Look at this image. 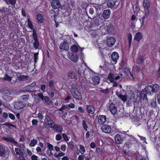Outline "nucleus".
Listing matches in <instances>:
<instances>
[{"mask_svg": "<svg viewBox=\"0 0 160 160\" xmlns=\"http://www.w3.org/2000/svg\"><path fill=\"white\" fill-rule=\"evenodd\" d=\"M160 88L159 86L157 84H154L153 86L148 85L145 88L146 93L147 94H153L155 92H158Z\"/></svg>", "mask_w": 160, "mask_h": 160, "instance_id": "obj_1", "label": "nucleus"}, {"mask_svg": "<svg viewBox=\"0 0 160 160\" xmlns=\"http://www.w3.org/2000/svg\"><path fill=\"white\" fill-rule=\"evenodd\" d=\"M1 93L2 95V98L4 100L8 102L11 101L12 98L10 96L11 92L9 90L7 89H3L1 91Z\"/></svg>", "mask_w": 160, "mask_h": 160, "instance_id": "obj_2", "label": "nucleus"}, {"mask_svg": "<svg viewBox=\"0 0 160 160\" xmlns=\"http://www.w3.org/2000/svg\"><path fill=\"white\" fill-rule=\"evenodd\" d=\"M142 5L144 8V14L146 17L149 15L150 11V4L149 0H143Z\"/></svg>", "mask_w": 160, "mask_h": 160, "instance_id": "obj_3", "label": "nucleus"}, {"mask_svg": "<svg viewBox=\"0 0 160 160\" xmlns=\"http://www.w3.org/2000/svg\"><path fill=\"white\" fill-rule=\"evenodd\" d=\"M119 3L118 0H108L107 5L112 8H116L118 7Z\"/></svg>", "mask_w": 160, "mask_h": 160, "instance_id": "obj_4", "label": "nucleus"}, {"mask_svg": "<svg viewBox=\"0 0 160 160\" xmlns=\"http://www.w3.org/2000/svg\"><path fill=\"white\" fill-rule=\"evenodd\" d=\"M130 137V138L129 140L125 143L124 145H125L126 147L129 148H130L133 144L136 143L137 141V139L134 136L131 135L129 136Z\"/></svg>", "mask_w": 160, "mask_h": 160, "instance_id": "obj_5", "label": "nucleus"}, {"mask_svg": "<svg viewBox=\"0 0 160 160\" xmlns=\"http://www.w3.org/2000/svg\"><path fill=\"white\" fill-rule=\"evenodd\" d=\"M7 154V152L6 150L5 146L4 145L0 144V157H2V158H6Z\"/></svg>", "mask_w": 160, "mask_h": 160, "instance_id": "obj_6", "label": "nucleus"}, {"mask_svg": "<svg viewBox=\"0 0 160 160\" xmlns=\"http://www.w3.org/2000/svg\"><path fill=\"white\" fill-rule=\"evenodd\" d=\"M15 151L17 155H19L18 160H26L23 155V151L21 149L15 148Z\"/></svg>", "mask_w": 160, "mask_h": 160, "instance_id": "obj_7", "label": "nucleus"}, {"mask_svg": "<svg viewBox=\"0 0 160 160\" xmlns=\"http://www.w3.org/2000/svg\"><path fill=\"white\" fill-rule=\"evenodd\" d=\"M116 40L112 37H109L106 41L107 45L109 47H112L114 45Z\"/></svg>", "mask_w": 160, "mask_h": 160, "instance_id": "obj_8", "label": "nucleus"}, {"mask_svg": "<svg viewBox=\"0 0 160 160\" xmlns=\"http://www.w3.org/2000/svg\"><path fill=\"white\" fill-rule=\"evenodd\" d=\"M51 6L53 9H57L60 7L61 4L59 0H52L51 2Z\"/></svg>", "mask_w": 160, "mask_h": 160, "instance_id": "obj_9", "label": "nucleus"}, {"mask_svg": "<svg viewBox=\"0 0 160 160\" xmlns=\"http://www.w3.org/2000/svg\"><path fill=\"white\" fill-rule=\"evenodd\" d=\"M59 48L61 49L68 51L69 47L68 43L66 40L61 43Z\"/></svg>", "mask_w": 160, "mask_h": 160, "instance_id": "obj_10", "label": "nucleus"}, {"mask_svg": "<svg viewBox=\"0 0 160 160\" xmlns=\"http://www.w3.org/2000/svg\"><path fill=\"white\" fill-rule=\"evenodd\" d=\"M102 131L106 133H110L111 130V126L109 125L105 124L103 125L101 128Z\"/></svg>", "mask_w": 160, "mask_h": 160, "instance_id": "obj_11", "label": "nucleus"}, {"mask_svg": "<svg viewBox=\"0 0 160 160\" xmlns=\"http://www.w3.org/2000/svg\"><path fill=\"white\" fill-rule=\"evenodd\" d=\"M3 138L5 141L10 142L15 146H17L18 144V142L16 141L14 138L12 137H3Z\"/></svg>", "mask_w": 160, "mask_h": 160, "instance_id": "obj_12", "label": "nucleus"}, {"mask_svg": "<svg viewBox=\"0 0 160 160\" xmlns=\"http://www.w3.org/2000/svg\"><path fill=\"white\" fill-rule=\"evenodd\" d=\"M109 109L112 113L113 114H116L117 111V109L115 104L112 102L110 104L109 106Z\"/></svg>", "mask_w": 160, "mask_h": 160, "instance_id": "obj_13", "label": "nucleus"}, {"mask_svg": "<svg viewBox=\"0 0 160 160\" xmlns=\"http://www.w3.org/2000/svg\"><path fill=\"white\" fill-rule=\"evenodd\" d=\"M25 104L22 102H16L14 104V107L17 109L19 110L23 108Z\"/></svg>", "mask_w": 160, "mask_h": 160, "instance_id": "obj_14", "label": "nucleus"}, {"mask_svg": "<svg viewBox=\"0 0 160 160\" xmlns=\"http://www.w3.org/2000/svg\"><path fill=\"white\" fill-rule=\"evenodd\" d=\"M119 54L117 52H113L111 55V59L114 64H115L119 58Z\"/></svg>", "mask_w": 160, "mask_h": 160, "instance_id": "obj_15", "label": "nucleus"}, {"mask_svg": "<svg viewBox=\"0 0 160 160\" xmlns=\"http://www.w3.org/2000/svg\"><path fill=\"white\" fill-rule=\"evenodd\" d=\"M106 117L104 115H100L98 118V123L101 125L103 124L106 121Z\"/></svg>", "mask_w": 160, "mask_h": 160, "instance_id": "obj_16", "label": "nucleus"}, {"mask_svg": "<svg viewBox=\"0 0 160 160\" xmlns=\"http://www.w3.org/2000/svg\"><path fill=\"white\" fill-rule=\"evenodd\" d=\"M86 111L89 114H93L95 112L94 107L92 105H87Z\"/></svg>", "mask_w": 160, "mask_h": 160, "instance_id": "obj_17", "label": "nucleus"}, {"mask_svg": "<svg viewBox=\"0 0 160 160\" xmlns=\"http://www.w3.org/2000/svg\"><path fill=\"white\" fill-rule=\"evenodd\" d=\"M44 122L46 124L49 126H51L54 124L53 121L51 119L50 117L47 114L45 116Z\"/></svg>", "mask_w": 160, "mask_h": 160, "instance_id": "obj_18", "label": "nucleus"}, {"mask_svg": "<svg viewBox=\"0 0 160 160\" xmlns=\"http://www.w3.org/2000/svg\"><path fill=\"white\" fill-rule=\"evenodd\" d=\"M114 138L116 143L118 144H121L123 142V138L119 134L116 135Z\"/></svg>", "mask_w": 160, "mask_h": 160, "instance_id": "obj_19", "label": "nucleus"}, {"mask_svg": "<svg viewBox=\"0 0 160 160\" xmlns=\"http://www.w3.org/2000/svg\"><path fill=\"white\" fill-rule=\"evenodd\" d=\"M143 38V36L140 32H138L136 33L134 36V40L139 42Z\"/></svg>", "mask_w": 160, "mask_h": 160, "instance_id": "obj_20", "label": "nucleus"}, {"mask_svg": "<svg viewBox=\"0 0 160 160\" xmlns=\"http://www.w3.org/2000/svg\"><path fill=\"white\" fill-rule=\"evenodd\" d=\"M72 95L75 98L78 100H81L82 99V95L81 93L78 91H73Z\"/></svg>", "mask_w": 160, "mask_h": 160, "instance_id": "obj_21", "label": "nucleus"}, {"mask_svg": "<svg viewBox=\"0 0 160 160\" xmlns=\"http://www.w3.org/2000/svg\"><path fill=\"white\" fill-rule=\"evenodd\" d=\"M33 38L34 41L33 44V46L35 49H38L39 46V43L38 37H33Z\"/></svg>", "mask_w": 160, "mask_h": 160, "instance_id": "obj_22", "label": "nucleus"}, {"mask_svg": "<svg viewBox=\"0 0 160 160\" xmlns=\"http://www.w3.org/2000/svg\"><path fill=\"white\" fill-rule=\"evenodd\" d=\"M52 128L54 130L61 133L62 131L63 128L61 126L54 124V126Z\"/></svg>", "mask_w": 160, "mask_h": 160, "instance_id": "obj_23", "label": "nucleus"}, {"mask_svg": "<svg viewBox=\"0 0 160 160\" xmlns=\"http://www.w3.org/2000/svg\"><path fill=\"white\" fill-rule=\"evenodd\" d=\"M111 13V11L110 10L106 9L103 11L102 16L103 18L105 19L108 18L109 17Z\"/></svg>", "mask_w": 160, "mask_h": 160, "instance_id": "obj_24", "label": "nucleus"}, {"mask_svg": "<svg viewBox=\"0 0 160 160\" xmlns=\"http://www.w3.org/2000/svg\"><path fill=\"white\" fill-rule=\"evenodd\" d=\"M69 58L73 62H77L78 59V56L77 55H75L73 53H71V55L69 56Z\"/></svg>", "mask_w": 160, "mask_h": 160, "instance_id": "obj_25", "label": "nucleus"}, {"mask_svg": "<svg viewBox=\"0 0 160 160\" xmlns=\"http://www.w3.org/2000/svg\"><path fill=\"white\" fill-rule=\"evenodd\" d=\"M19 81H22L24 80H27L29 78V76L27 75H20L17 77Z\"/></svg>", "mask_w": 160, "mask_h": 160, "instance_id": "obj_26", "label": "nucleus"}, {"mask_svg": "<svg viewBox=\"0 0 160 160\" xmlns=\"http://www.w3.org/2000/svg\"><path fill=\"white\" fill-rule=\"evenodd\" d=\"M79 47V45H72L71 47V50L72 52L76 53L78 51Z\"/></svg>", "mask_w": 160, "mask_h": 160, "instance_id": "obj_27", "label": "nucleus"}, {"mask_svg": "<svg viewBox=\"0 0 160 160\" xmlns=\"http://www.w3.org/2000/svg\"><path fill=\"white\" fill-rule=\"evenodd\" d=\"M37 18L38 22V23H42L44 21L42 15L41 14H38L37 15Z\"/></svg>", "mask_w": 160, "mask_h": 160, "instance_id": "obj_28", "label": "nucleus"}, {"mask_svg": "<svg viewBox=\"0 0 160 160\" xmlns=\"http://www.w3.org/2000/svg\"><path fill=\"white\" fill-rule=\"evenodd\" d=\"M8 118V114L6 112H3L2 114V117L0 118V123H2L5 122L6 119Z\"/></svg>", "mask_w": 160, "mask_h": 160, "instance_id": "obj_29", "label": "nucleus"}, {"mask_svg": "<svg viewBox=\"0 0 160 160\" xmlns=\"http://www.w3.org/2000/svg\"><path fill=\"white\" fill-rule=\"evenodd\" d=\"M67 75L68 78L70 79L74 78L76 76L75 73L72 71L68 72L67 73Z\"/></svg>", "mask_w": 160, "mask_h": 160, "instance_id": "obj_30", "label": "nucleus"}, {"mask_svg": "<svg viewBox=\"0 0 160 160\" xmlns=\"http://www.w3.org/2000/svg\"><path fill=\"white\" fill-rule=\"evenodd\" d=\"M100 78L99 76H94L92 78L93 83L95 85H98L100 82Z\"/></svg>", "mask_w": 160, "mask_h": 160, "instance_id": "obj_31", "label": "nucleus"}, {"mask_svg": "<svg viewBox=\"0 0 160 160\" xmlns=\"http://www.w3.org/2000/svg\"><path fill=\"white\" fill-rule=\"evenodd\" d=\"M113 28V26L110 23L107 26L106 31L108 33H110L112 32Z\"/></svg>", "mask_w": 160, "mask_h": 160, "instance_id": "obj_32", "label": "nucleus"}, {"mask_svg": "<svg viewBox=\"0 0 160 160\" xmlns=\"http://www.w3.org/2000/svg\"><path fill=\"white\" fill-rule=\"evenodd\" d=\"M146 93L145 91H142L139 94V97L141 99L144 100L146 98H147V96Z\"/></svg>", "mask_w": 160, "mask_h": 160, "instance_id": "obj_33", "label": "nucleus"}, {"mask_svg": "<svg viewBox=\"0 0 160 160\" xmlns=\"http://www.w3.org/2000/svg\"><path fill=\"white\" fill-rule=\"evenodd\" d=\"M107 78L110 80V82H113L114 80V76L113 74L110 72Z\"/></svg>", "mask_w": 160, "mask_h": 160, "instance_id": "obj_34", "label": "nucleus"}, {"mask_svg": "<svg viewBox=\"0 0 160 160\" xmlns=\"http://www.w3.org/2000/svg\"><path fill=\"white\" fill-rule=\"evenodd\" d=\"M82 125L83 129L85 131H88V126L87 124V121L86 120H83L82 121Z\"/></svg>", "mask_w": 160, "mask_h": 160, "instance_id": "obj_35", "label": "nucleus"}, {"mask_svg": "<svg viewBox=\"0 0 160 160\" xmlns=\"http://www.w3.org/2000/svg\"><path fill=\"white\" fill-rule=\"evenodd\" d=\"M127 38L128 40V41L129 47H130L131 46L132 40V35L131 33H129L127 34Z\"/></svg>", "mask_w": 160, "mask_h": 160, "instance_id": "obj_36", "label": "nucleus"}, {"mask_svg": "<svg viewBox=\"0 0 160 160\" xmlns=\"http://www.w3.org/2000/svg\"><path fill=\"white\" fill-rule=\"evenodd\" d=\"M36 84V82H34L31 84L28 85L26 87L27 89H32L34 87H35Z\"/></svg>", "mask_w": 160, "mask_h": 160, "instance_id": "obj_37", "label": "nucleus"}, {"mask_svg": "<svg viewBox=\"0 0 160 160\" xmlns=\"http://www.w3.org/2000/svg\"><path fill=\"white\" fill-rule=\"evenodd\" d=\"M6 3L8 5L9 4L12 5H14L16 2V0H5Z\"/></svg>", "mask_w": 160, "mask_h": 160, "instance_id": "obj_38", "label": "nucleus"}, {"mask_svg": "<svg viewBox=\"0 0 160 160\" xmlns=\"http://www.w3.org/2000/svg\"><path fill=\"white\" fill-rule=\"evenodd\" d=\"M11 9L10 8H4L2 10V12L3 13H7L8 14H10V13Z\"/></svg>", "mask_w": 160, "mask_h": 160, "instance_id": "obj_39", "label": "nucleus"}, {"mask_svg": "<svg viewBox=\"0 0 160 160\" xmlns=\"http://www.w3.org/2000/svg\"><path fill=\"white\" fill-rule=\"evenodd\" d=\"M80 148V152L82 154H84L86 150L85 147L82 145H79Z\"/></svg>", "mask_w": 160, "mask_h": 160, "instance_id": "obj_40", "label": "nucleus"}, {"mask_svg": "<svg viewBox=\"0 0 160 160\" xmlns=\"http://www.w3.org/2000/svg\"><path fill=\"white\" fill-rule=\"evenodd\" d=\"M45 102L48 105H49L51 103V101L49 98L48 96H45V98L43 99Z\"/></svg>", "mask_w": 160, "mask_h": 160, "instance_id": "obj_41", "label": "nucleus"}, {"mask_svg": "<svg viewBox=\"0 0 160 160\" xmlns=\"http://www.w3.org/2000/svg\"><path fill=\"white\" fill-rule=\"evenodd\" d=\"M118 96L119 98L121 99L123 102H125L127 101V98L125 95H123L120 94Z\"/></svg>", "mask_w": 160, "mask_h": 160, "instance_id": "obj_42", "label": "nucleus"}, {"mask_svg": "<svg viewBox=\"0 0 160 160\" xmlns=\"http://www.w3.org/2000/svg\"><path fill=\"white\" fill-rule=\"evenodd\" d=\"M3 79L5 80L10 81L12 80V78L7 74H6L4 76Z\"/></svg>", "mask_w": 160, "mask_h": 160, "instance_id": "obj_43", "label": "nucleus"}, {"mask_svg": "<svg viewBox=\"0 0 160 160\" xmlns=\"http://www.w3.org/2000/svg\"><path fill=\"white\" fill-rule=\"evenodd\" d=\"M29 94L24 95L22 96V99L24 101H27L29 98Z\"/></svg>", "mask_w": 160, "mask_h": 160, "instance_id": "obj_44", "label": "nucleus"}, {"mask_svg": "<svg viewBox=\"0 0 160 160\" xmlns=\"http://www.w3.org/2000/svg\"><path fill=\"white\" fill-rule=\"evenodd\" d=\"M37 143V141L36 139H33V140H31L30 144V146L31 147L34 146Z\"/></svg>", "mask_w": 160, "mask_h": 160, "instance_id": "obj_45", "label": "nucleus"}, {"mask_svg": "<svg viewBox=\"0 0 160 160\" xmlns=\"http://www.w3.org/2000/svg\"><path fill=\"white\" fill-rule=\"evenodd\" d=\"M28 24L29 28L30 29L32 28L33 25L29 18L28 19Z\"/></svg>", "mask_w": 160, "mask_h": 160, "instance_id": "obj_46", "label": "nucleus"}, {"mask_svg": "<svg viewBox=\"0 0 160 160\" xmlns=\"http://www.w3.org/2000/svg\"><path fill=\"white\" fill-rule=\"evenodd\" d=\"M39 53L37 52L34 54V64H35L37 62L38 58V55Z\"/></svg>", "mask_w": 160, "mask_h": 160, "instance_id": "obj_47", "label": "nucleus"}, {"mask_svg": "<svg viewBox=\"0 0 160 160\" xmlns=\"http://www.w3.org/2000/svg\"><path fill=\"white\" fill-rule=\"evenodd\" d=\"M78 112L83 113L85 112V110L84 108L81 106L78 107V110L77 111Z\"/></svg>", "mask_w": 160, "mask_h": 160, "instance_id": "obj_48", "label": "nucleus"}, {"mask_svg": "<svg viewBox=\"0 0 160 160\" xmlns=\"http://www.w3.org/2000/svg\"><path fill=\"white\" fill-rule=\"evenodd\" d=\"M68 148L71 149H72L74 148V143L73 142H70L68 143Z\"/></svg>", "mask_w": 160, "mask_h": 160, "instance_id": "obj_49", "label": "nucleus"}, {"mask_svg": "<svg viewBox=\"0 0 160 160\" xmlns=\"http://www.w3.org/2000/svg\"><path fill=\"white\" fill-rule=\"evenodd\" d=\"M96 151L98 153L100 154H102L103 153L102 149L100 148L97 147L96 148Z\"/></svg>", "mask_w": 160, "mask_h": 160, "instance_id": "obj_50", "label": "nucleus"}, {"mask_svg": "<svg viewBox=\"0 0 160 160\" xmlns=\"http://www.w3.org/2000/svg\"><path fill=\"white\" fill-rule=\"evenodd\" d=\"M67 106L68 108H67V109L68 110H69L70 108H75V105L72 103H71L69 104H67Z\"/></svg>", "mask_w": 160, "mask_h": 160, "instance_id": "obj_51", "label": "nucleus"}, {"mask_svg": "<svg viewBox=\"0 0 160 160\" xmlns=\"http://www.w3.org/2000/svg\"><path fill=\"white\" fill-rule=\"evenodd\" d=\"M47 144L48 149L50 151H52L53 150V146L52 144L48 142H47Z\"/></svg>", "mask_w": 160, "mask_h": 160, "instance_id": "obj_52", "label": "nucleus"}, {"mask_svg": "<svg viewBox=\"0 0 160 160\" xmlns=\"http://www.w3.org/2000/svg\"><path fill=\"white\" fill-rule=\"evenodd\" d=\"M150 105L152 107L155 108L157 106V103L156 101L154 100L152 101L150 103Z\"/></svg>", "mask_w": 160, "mask_h": 160, "instance_id": "obj_53", "label": "nucleus"}, {"mask_svg": "<svg viewBox=\"0 0 160 160\" xmlns=\"http://www.w3.org/2000/svg\"><path fill=\"white\" fill-rule=\"evenodd\" d=\"M32 29V37H37V32L36 30L34 28H33V27L31 29Z\"/></svg>", "mask_w": 160, "mask_h": 160, "instance_id": "obj_54", "label": "nucleus"}, {"mask_svg": "<svg viewBox=\"0 0 160 160\" xmlns=\"http://www.w3.org/2000/svg\"><path fill=\"white\" fill-rule=\"evenodd\" d=\"M138 60L140 61V62L141 64L143 63L144 61V59H143V57L139 55L138 58Z\"/></svg>", "mask_w": 160, "mask_h": 160, "instance_id": "obj_55", "label": "nucleus"}, {"mask_svg": "<svg viewBox=\"0 0 160 160\" xmlns=\"http://www.w3.org/2000/svg\"><path fill=\"white\" fill-rule=\"evenodd\" d=\"M62 135L63 139L65 141L67 142L69 141V139L65 133H63Z\"/></svg>", "mask_w": 160, "mask_h": 160, "instance_id": "obj_56", "label": "nucleus"}, {"mask_svg": "<svg viewBox=\"0 0 160 160\" xmlns=\"http://www.w3.org/2000/svg\"><path fill=\"white\" fill-rule=\"evenodd\" d=\"M101 90H100V91L102 92L107 94L109 93V90L108 88H107L105 89H102V88H101Z\"/></svg>", "mask_w": 160, "mask_h": 160, "instance_id": "obj_57", "label": "nucleus"}, {"mask_svg": "<svg viewBox=\"0 0 160 160\" xmlns=\"http://www.w3.org/2000/svg\"><path fill=\"white\" fill-rule=\"evenodd\" d=\"M67 108L68 107L66 105H62V107L58 109V111L61 112H62L63 110H64L65 108L67 109Z\"/></svg>", "mask_w": 160, "mask_h": 160, "instance_id": "obj_58", "label": "nucleus"}, {"mask_svg": "<svg viewBox=\"0 0 160 160\" xmlns=\"http://www.w3.org/2000/svg\"><path fill=\"white\" fill-rule=\"evenodd\" d=\"M8 116L9 118L12 120H14L15 118V116L12 113H8Z\"/></svg>", "mask_w": 160, "mask_h": 160, "instance_id": "obj_59", "label": "nucleus"}, {"mask_svg": "<svg viewBox=\"0 0 160 160\" xmlns=\"http://www.w3.org/2000/svg\"><path fill=\"white\" fill-rule=\"evenodd\" d=\"M38 96L39 98H40L42 100H43L45 98V96H44L43 94L42 93H38Z\"/></svg>", "mask_w": 160, "mask_h": 160, "instance_id": "obj_60", "label": "nucleus"}, {"mask_svg": "<svg viewBox=\"0 0 160 160\" xmlns=\"http://www.w3.org/2000/svg\"><path fill=\"white\" fill-rule=\"evenodd\" d=\"M70 3L71 5L72 6V8H75L76 4L75 3V2L74 0H70Z\"/></svg>", "mask_w": 160, "mask_h": 160, "instance_id": "obj_61", "label": "nucleus"}, {"mask_svg": "<svg viewBox=\"0 0 160 160\" xmlns=\"http://www.w3.org/2000/svg\"><path fill=\"white\" fill-rule=\"evenodd\" d=\"M22 15L24 17H26V14L25 9L22 8L21 10Z\"/></svg>", "mask_w": 160, "mask_h": 160, "instance_id": "obj_62", "label": "nucleus"}, {"mask_svg": "<svg viewBox=\"0 0 160 160\" xmlns=\"http://www.w3.org/2000/svg\"><path fill=\"white\" fill-rule=\"evenodd\" d=\"M145 17H147L145 15L144 16L141 17V19H139V21L142 25L143 23Z\"/></svg>", "mask_w": 160, "mask_h": 160, "instance_id": "obj_63", "label": "nucleus"}, {"mask_svg": "<svg viewBox=\"0 0 160 160\" xmlns=\"http://www.w3.org/2000/svg\"><path fill=\"white\" fill-rule=\"evenodd\" d=\"M61 136L59 134H57L56 136V140L57 141H60L61 139Z\"/></svg>", "mask_w": 160, "mask_h": 160, "instance_id": "obj_64", "label": "nucleus"}]
</instances>
